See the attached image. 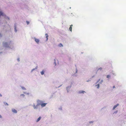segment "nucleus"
<instances>
[{"mask_svg": "<svg viewBox=\"0 0 126 126\" xmlns=\"http://www.w3.org/2000/svg\"><path fill=\"white\" fill-rule=\"evenodd\" d=\"M47 104V103H42L41 104V107H43L45 106Z\"/></svg>", "mask_w": 126, "mask_h": 126, "instance_id": "2", "label": "nucleus"}, {"mask_svg": "<svg viewBox=\"0 0 126 126\" xmlns=\"http://www.w3.org/2000/svg\"><path fill=\"white\" fill-rule=\"evenodd\" d=\"M0 118H1V116L0 115Z\"/></svg>", "mask_w": 126, "mask_h": 126, "instance_id": "20", "label": "nucleus"}, {"mask_svg": "<svg viewBox=\"0 0 126 126\" xmlns=\"http://www.w3.org/2000/svg\"><path fill=\"white\" fill-rule=\"evenodd\" d=\"M60 47H63V45H62V44H61V43H60V44L59 45H58Z\"/></svg>", "mask_w": 126, "mask_h": 126, "instance_id": "12", "label": "nucleus"}, {"mask_svg": "<svg viewBox=\"0 0 126 126\" xmlns=\"http://www.w3.org/2000/svg\"><path fill=\"white\" fill-rule=\"evenodd\" d=\"M89 81H87V82H88Z\"/></svg>", "mask_w": 126, "mask_h": 126, "instance_id": "21", "label": "nucleus"}, {"mask_svg": "<svg viewBox=\"0 0 126 126\" xmlns=\"http://www.w3.org/2000/svg\"><path fill=\"white\" fill-rule=\"evenodd\" d=\"M36 108H36V107H34V108L35 109Z\"/></svg>", "mask_w": 126, "mask_h": 126, "instance_id": "19", "label": "nucleus"}, {"mask_svg": "<svg viewBox=\"0 0 126 126\" xmlns=\"http://www.w3.org/2000/svg\"><path fill=\"white\" fill-rule=\"evenodd\" d=\"M45 35L46 36V37L47 38L46 40H48V35L46 33L45 34Z\"/></svg>", "mask_w": 126, "mask_h": 126, "instance_id": "10", "label": "nucleus"}, {"mask_svg": "<svg viewBox=\"0 0 126 126\" xmlns=\"http://www.w3.org/2000/svg\"><path fill=\"white\" fill-rule=\"evenodd\" d=\"M44 71L43 70L42 71H41V74L42 75H43L44 74Z\"/></svg>", "mask_w": 126, "mask_h": 126, "instance_id": "11", "label": "nucleus"}, {"mask_svg": "<svg viewBox=\"0 0 126 126\" xmlns=\"http://www.w3.org/2000/svg\"><path fill=\"white\" fill-rule=\"evenodd\" d=\"M72 26H73L72 25H70V26L69 28V30L71 32H72Z\"/></svg>", "mask_w": 126, "mask_h": 126, "instance_id": "7", "label": "nucleus"}, {"mask_svg": "<svg viewBox=\"0 0 126 126\" xmlns=\"http://www.w3.org/2000/svg\"><path fill=\"white\" fill-rule=\"evenodd\" d=\"M20 96H22L23 97H24L25 96V95L23 94H21Z\"/></svg>", "mask_w": 126, "mask_h": 126, "instance_id": "15", "label": "nucleus"}, {"mask_svg": "<svg viewBox=\"0 0 126 126\" xmlns=\"http://www.w3.org/2000/svg\"><path fill=\"white\" fill-rule=\"evenodd\" d=\"M95 86L97 87V88L98 89L99 88V84L97 85H96Z\"/></svg>", "mask_w": 126, "mask_h": 126, "instance_id": "13", "label": "nucleus"}, {"mask_svg": "<svg viewBox=\"0 0 126 126\" xmlns=\"http://www.w3.org/2000/svg\"><path fill=\"white\" fill-rule=\"evenodd\" d=\"M5 15L3 12L0 11V16H4Z\"/></svg>", "mask_w": 126, "mask_h": 126, "instance_id": "3", "label": "nucleus"}, {"mask_svg": "<svg viewBox=\"0 0 126 126\" xmlns=\"http://www.w3.org/2000/svg\"><path fill=\"white\" fill-rule=\"evenodd\" d=\"M27 24H29V21H27Z\"/></svg>", "mask_w": 126, "mask_h": 126, "instance_id": "16", "label": "nucleus"}, {"mask_svg": "<svg viewBox=\"0 0 126 126\" xmlns=\"http://www.w3.org/2000/svg\"><path fill=\"white\" fill-rule=\"evenodd\" d=\"M35 41L37 43H38L39 42V40L38 39L36 38L35 39Z\"/></svg>", "mask_w": 126, "mask_h": 126, "instance_id": "5", "label": "nucleus"}, {"mask_svg": "<svg viewBox=\"0 0 126 126\" xmlns=\"http://www.w3.org/2000/svg\"><path fill=\"white\" fill-rule=\"evenodd\" d=\"M41 117H39L37 119V120L36 122H38L40 120V119H41Z\"/></svg>", "mask_w": 126, "mask_h": 126, "instance_id": "9", "label": "nucleus"}, {"mask_svg": "<svg viewBox=\"0 0 126 126\" xmlns=\"http://www.w3.org/2000/svg\"><path fill=\"white\" fill-rule=\"evenodd\" d=\"M85 92L84 91H80L79 92V93L80 94L82 93L84 94Z\"/></svg>", "mask_w": 126, "mask_h": 126, "instance_id": "8", "label": "nucleus"}, {"mask_svg": "<svg viewBox=\"0 0 126 126\" xmlns=\"http://www.w3.org/2000/svg\"><path fill=\"white\" fill-rule=\"evenodd\" d=\"M5 105H8V104H7V103H5Z\"/></svg>", "mask_w": 126, "mask_h": 126, "instance_id": "17", "label": "nucleus"}, {"mask_svg": "<svg viewBox=\"0 0 126 126\" xmlns=\"http://www.w3.org/2000/svg\"><path fill=\"white\" fill-rule=\"evenodd\" d=\"M110 76L109 75H108L107 76V78H109L110 77Z\"/></svg>", "mask_w": 126, "mask_h": 126, "instance_id": "14", "label": "nucleus"}, {"mask_svg": "<svg viewBox=\"0 0 126 126\" xmlns=\"http://www.w3.org/2000/svg\"><path fill=\"white\" fill-rule=\"evenodd\" d=\"M42 103H43V101H42L38 100V103L39 105H41Z\"/></svg>", "mask_w": 126, "mask_h": 126, "instance_id": "1", "label": "nucleus"}, {"mask_svg": "<svg viewBox=\"0 0 126 126\" xmlns=\"http://www.w3.org/2000/svg\"><path fill=\"white\" fill-rule=\"evenodd\" d=\"M12 110V111L14 113H16L17 112V111L14 109H13Z\"/></svg>", "mask_w": 126, "mask_h": 126, "instance_id": "4", "label": "nucleus"}, {"mask_svg": "<svg viewBox=\"0 0 126 126\" xmlns=\"http://www.w3.org/2000/svg\"><path fill=\"white\" fill-rule=\"evenodd\" d=\"M118 105L119 104H117L116 105H115L113 108V109L114 110Z\"/></svg>", "mask_w": 126, "mask_h": 126, "instance_id": "6", "label": "nucleus"}, {"mask_svg": "<svg viewBox=\"0 0 126 126\" xmlns=\"http://www.w3.org/2000/svg\"><path fill=\"white\" fill-rule=\"evenodd\" d=\"M115 88V86H113V88Z\"/></svg>", "mask_w": 126, "mask_h": 126, "instance_id": "18", "label": "nucleus"}]
</instances>
